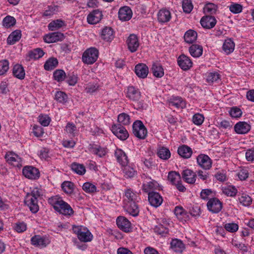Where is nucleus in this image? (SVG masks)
I'll use <instances>...</instances> for the list:
<instances>
[{
	"mask_svg": "<svg viewBox=\"0 0 254 254\" xmlns=\"http://www.w3.org/2000/svg\"><path fill=\"white\" fill-rule=\"evenodd\" d=\"M220 74L216 71L207 72L206 74V80L209 83L217 82L220 79Z\"/></svg>",
	"mask_w": 254,
	"mask_h": 254,
	"instance_id": "nucleus-48",
	"label": "nucleus"
},
{
	"mask_svg": "<svg viewBox=\"0 0 254 254\" xmlns=\"http://www.w3.org/2000/svg\"><path fill=\"white\" fill-rule=\"evenodd\" d=\"M44 55V52L40 49H35L29 53V57L30 59L34 60L40 59Z\"/></svg>",
	"mask_w": 254,
	"mask_h": 254,
	"instance_id": "nucleus-59",
	"label": "nucleus"
},
{
	"mask_svg": "<svg viewBox=\"0 0 254 254\" xmlns=\"http://www.w3.org/2000/svg\"><path fill=\"white\" fill-rule=\"evenodd\" d=\"M217 126L221 129L229 130L233 126L232 122L227 120H221L217 122Z\"/></svg>",
	"mask_w": 254,
	"mask_h": 254,
	"instance_id": "nucleus-58",
	"label": "nucleus"
},
{
	"mask_svg": "<svg viewBox=\"0 0 254 254\" xmlns=\"http://www.w3.org/2000/svg\"><path fill=\"white\" fill-rule=\"evenodd\" d=\"M99 87L97 82H89L85 86V91L87 93H92L96 91Z\"/></svg>",
	"mask_w": 254,
	"mask_h": 254,
	"instance_id": "nucleus-61",
	"label": "nucleus"
},
{
	"mask_svg": "<svg viewBox=\"0 0 254 254\" xmlns=\"http://www.w3.org/2000/svg\"><path fill=\"white\" fill-rule=\"evenodd\" d=\"M144 177H145V178H144L142 186V189L143 191L149 194V193L154 192V190H160L159 185L156 181L145 175L142 177V178H143Z\"/></svg>",
	"mask_w": 254,
	"mask_h": 254,
	"instance_id": "nucleus-6",
	"label": "nucleus"
},
{
	"mask_svg": "<svg viewBox=\"0 0 254 254\" xmlns=\"http://www.w3.org/2000/svg\"><path fill=\"white\" fill-rule=\"evenodd\" d=\"M9 68V62L6 60L0 61V75L5 74Z\"/></svg>",
	"mask_w": 254,
	"mask_h": 254,
	"instance_id": "nucleus-60",
	"label": "nucleus"
},
{
	"mask_svg": "<svg viewBox=\"0 0 254 254\" xmlns=\"http://www.w3.org/2000/svg\"><path fill=\"white\" fill-rule=\"evenodd\" d=\"M235 44L231 38H227L225 40L222 45V51L226 55L231 54L234 50Z\"/></svg>",
	"mask_w": 254,
	"mask_h": 254,
	"instance_id": "nucleus-30",
	"label": "nucleus"
},
{
	"mask_svg": "<svg viewBox=\"0 0 254 254\" xmlns=\"http://www.w3.org/2000/svg\"><path fill=\"white\" fill-rule=\"evenodd\" d=\"M171 13L168 9L162 8L158 12L157 20L161 24L169 22L171 20Z\"/></svg>",
	"mask_w": 254,
	"mask_h": 254,
	"instance_id": "nucleus-18",
	"label": "nucleus"
},
{
	"mask_svg": "<svg viewBox=\"0 0 254 254\" xmlns=\"http://www.w3.org/2000/svg\"><path fill=\"white\" fill-rule=\"evenodd\" d=\"M55 99L60 103L64 104L67 101L68 97L64 92L57 91L55 95Z\"/></svg>",
	"mask_w": 254,
	"mask_h": 254,
	"instance_id": "nucleus-53",
	"label": "nucleus"
},
{
	"mask_svg": "<svg viewBox=\"0 0 254 254\" xmlns=\"http://www.w3.org/2000/svg\"><path fill=\"white\" fill-rule=\"evenodd\" d=\"M229 114L232 118H238L241 117L242 112L241 110L237 107H232L229 111Z\"/></svg>",
	"mask_w": 254,
	"mask_h": 254,
	"instance_id": "nucleus-63",
	"label": "nucleus"
},
{
	"mask_svg": "<svg viewBox=\"0 0 254 254\" xmlns=\"http://www.w3.org/2000/svg\"><path fill=\"white\" fill-rule=\"evenodd\" d=\"M178 153L182 158L188 159L191 157L192 150L189 146L186 145H182L178 147Z\"/></svg>",
	"mask_w": 254,
	"mask_h": 254,
	"instance_id": "nucleus-32",
	"label": "nucleus"
},
{
	"mask_svg": "<svg viewBox=\"0 0 254 254\" xmlns=\"http://www.w3.org/2000/svg\"><path fill=\"white\" fill-rule=\"evenodd\" d=\"M168 179L170 183L175 185L181 181V177L179 174L176 172H171L169 173Z\"/></svg>",
	"mask_w": 254,
	"mask_h": 254,
	"instance_id": "nucleus-56",
	"label": "nucleus"
},
{
	"mask_svg": "<svg viewBox=\"0 0 254 254\" xmlns=\"http://www.w3.org/2000/svg\"><path fill=\"white\" fill-rule=\"evenodd\" d=\"M65 72L62 69H57L54 71L53 76L54 79L58 82L63 81L65 77Z\"/></svg>",
	"mask_w": 254,
	"mask_h": 254,
	"instance_id": "nucleus-62",
	"label": "nucleus"
},
{
	"mask_svg": "<svg viewBox=\"0 0 254 254\" xmlns=\"http://www.w3.org/2000/svg\"><path fill=\"white\" fill-rule=\"evenodd\" d=\"M148 201L152 206L157 207L162 203L163 198L158 192H152L148 194Z\"/></svg>",
	"mask_w": 254,
	"mask_h": 254,
	"instance_id": "nucleus-20",
	"label": "nucleus"
},
{
	"mask_svg": "<svg viewBox=\"0 0 254 254\" xmlns=\"http://www.w3.org/2000/svg\"><path fill=\"white\" fill-rule=\"evenodd\" d=\"M111 130L112 133L122 141L126 140L129 136L127 129L120 124H113Z\"/></svg>",
	"mask_w": 254,
	"mask_h": 254,
	"instance_id": "nucleus-5",
	"label": "nucleus"
},
{
	"mask_svg": "<svg viewBox=\"0 0 254 254\" xmlns=\"http://www.w3.org/2000/svg\"><path fill=\"white\" fill-rule=\"evenodd\" d=\"M225 229L229 232L235 233L239 229V225L236 223H227L224 225Z\"/></svg>",
	"mask_w": 254,
	"mask_h": 254,
	"instance_id": "nucleus-64",
	"label": "nucleus"
},
{
	"mask_svg": "<svg viewBox=\"0 0 254 254\" xmlns=\"http://www.w3.org/2000/svg\"><path fill=\"white\" fill-rule=\"evenodd\" d=\"M98 51L95 48H90L85 50L82 56V62L87 64L94 63L98 58Z\"/></svg>",
	"mask_w": 254,
	"mask_h": 254,
	"instance_id": "nucleus-4",
	"label": "nucleus"
},
{
	"mask_svg": "<svg viewBox=\"0 0 254 254\" xmlns=\"http://www.w3.org/2000/svg\"><path fill=\"white\" fill-rule=\"evenodd\" d=\"M197 33L192 30L187 31L184 35V40L188 43H192L197 38Z\"/></svg>",
	"mask_w": 254,
	"mask_h": 254,
	"instance_id": "nucleus-43",
	"label": "nucleus"
},
{
	"mask_svg": "<svg viewBox=\"0 0 254 254\" xmlns=\"http://www.w3.org/2000/svg\"><path fill=\"white\" fill-rule=\"evenodd\" d=\"M48 202L56 211L61 214L70 216L73 214L74 211L70 205L59 195L51 197L48 199Z\"/></svg>",
	"mask_w": 254,
	"mask_h": 254,
	"instance_id": "nucleus-1",
	"label": "nucleus"
},
{
	"mask_svg": "<svg viewBox=\"0 0 254 254\" xmlns=\"http://www.w3.org/2000/svg\"><path fill=\"white\" fill-rule=\"evenodd\" d=\"M61 187L66 194H71L74 190V184L71 182L65 181L63 183Z\"/></svg>",
	"mask_w": 254,
	"mask_h": 254,
	"instance_id": "nucleus-52",
	"label": "nucleus"
},
{
	"mask_svg": "<svg viewBox=\"0 0 254 254\" xmlns=\"http://www.w3.org/2000/svg\"><path fill=\"white\" fill-rule=\"evenodd\" d=\"M115 155L117 161L122 166L127 165L128 160L126 154L123 150L121 149H117Z\"/></svg>",
	"mask_w": 254,
	"mask_h": 254,
	"instance_id": "nucleus-33",
	"label": "nucleus"
},
{
	"mask_svg": "<svg viewBox=\"0 0 254 254\" xmlns=\"http://www.w3.org/2000/svg\"><path fill=\"white\" fill-rule=\"evenodd\" d=\"M12 73L14 76L19 79H23L25 76V72L23 67L19 64L14 65Z\"/></svg>",
	"mask_w": 254,
	"mask_h": 254,
	"instance_id": "nucleus-35",
	"label": "nucleus"
},
{
	"mask_svg": "<svg viewBox=\"0 0 254 254\" xmlns=\"http://www.w3.org/2000/svg\"><path fill=\"white\" fill-rule=\"evenodd\" d=\"M13 230L18 233H23L27 229V224L24 222H17L13 224Z\"/></svg>",
	"mask_w": 254,
	"mask_h": 254,
	"instance_id": "nucleus-57",
	"label": "nucleus"
},
{
	"mask_svg": "<svg viewBox=\"0 0 254 254\" xmlns=\"http://www.w3.org/2000/svg\"><path fill=\"white\" fill-rule=\"evenodd\" d=\"M222 190L224 194L228 196H234L238 192L236 188L233 186H228L222 188Z\"/></svg>",
	"mask_w": 254,
	"mask_h": 254,
	"instance_id": "nucleus-46",
	"label": "nucleus"
},
{
	"mask_svg": "<svg viewBox=\"0 0 254 254\" xmlns=\"http://www.w3.org/2000/svg\"><path fill=\"white\" fill-rule=\"evenodd\" d=\"M207 207L209 211L212 213H217L221 210L222 203L218 198H212L207 202Z\"/></svg>",
	"mask_w": 254,
	"mask_h": 254,
	"instance_id": "nucleus-13",
	"label": "nucleus"
},
{
	"mask_svg": "<svg viewBox=\"0 0 254 254\" xmlns=\"http://www.w3.org/2000/svg\"><path fill=\"white\" fill-rule=\"evenodd\" d=\"M72 231L80 242L84 243L90 242L93 239V236L91 232L85 226L81 225L73 226Z\"/></svg>",
	"mask_w": 254,
	"mask_h": 254,
	"instance_id": "nucleus-3",
	"label": "nucleus"
},
{
	"mask_svg": "<svg viewBox=\"0 0 254 254\" xmlns=\"http://www.w3.org/2000/svg\"><path fill=\"white\" fill-rule=\"evenodd\" d=\"M88 149L91 153L96 155L100 157H104L107 153V150L106 148L102 147L95 144H90L89 146Z\"/></svg>",
	"mask_w": 254,
	"mask_h": 254,
	"instance_id": "nucleus-26",
	"label": "nucleus"
},
{
	"mask_svg": "<svg viewBox=\"0 0 254 254\" xmlns=\"http://www.w3.org/2000/svg\"><path fill=\"white\" fill-rule=\"evenodd\" d=\"M124 208L127 212L133 216H136L138 214L139 209L136 202L124 204Z\"/></svg>",
	"mask_w": 254,
	"mask_h": 254,
	"instance_id": "nucleus-34",
	"label": "nucleus"
},
{
	"mask_svg": "<svg viewBox=\"0 0 254 254\" xmlns=\"http://www.w3.org/2000/svg\"><path fill=\"white\" fill-rule=\"evenodd\" d=\"M151 70L153 75L157 78H161L164 74L163 67L158 63H154L152 64Z\"/></svg>",
	"mask_w": 254,
	"mask_h": 254,
	"instance_id": "nucleus-40",
	"label": "nucleus"
},
{
	"mask_svg": "<svg viewBox=\"0 0 254 254\" xmlns=\"http://www.w3.org/2000/svg\"><path fill=\"white\" fill-rule=\"evenodd\" d=\"M239 201L244 206H249L252 203V199L249 195L243 193L239 197Z\"/></svg>",
	"mask_w": 254,
	"mask_h": 254,
	"instance_id": "nucleus-54",
	"label": "nucleus"
},
{
	"mask_svg": "<svg viewBox=\"0 0 254 254\" xmlns=\"http://www.w3.org/2000/svg\"><path fill=\"white\" fill-rule=\"evenodd\" d=\"M21 37V32L19 30H16L13 31L8 36L7 39V42L8 44L13 45L18 41Z\"/></svg>",
	"mask_w": 254,
	"mask_h": 254,
	"instance_id": "nucleus-37",
	"label": "nucleus"
},
{
	"mask_svg": "<svg viewBox=\"0 0 254 254\" xmlns=\"http://www.w3.org/2000/svg\"><path fill=\"white\" fill-rule=\"evenodd\" d=\"M6 162L11 165L20 167L22 166V159L16 153L12 151L7 152L5 155Z\"/></svg>",
	"mask_w": 254,
	"mask_h": 254,
	"instance_id": "nucleus-10",
	"label": "nucleus"
},
{
	"mask_svg": "<svg viewBox=\"0 0 254 254\" xmlns=\"http://www.w3.org/2000/svg\"><path fill=\"white\" fill-rule=\"evenodd\" d=\"M189 52L192 57L198 58L202 54V47L198 44H193L189 48Z\"/></svg>",
	"mask_w": 254,
	"mask_h": 254,
	"instance_id": "nucleus-36",
	"label": "nucleus"
},
{
	"mask_svg": "<svg viewBox=\"0 0 254 254\" xmlns=\"http://www.w3.org/2000/svg\"><path fill=\"white\" fill-rule=\"evenodd\" d=\"M127 97L130 100L137 102L140 99L141 93L138 89L133 86H129L127 91Z\"/></svg>",
	"mask_w": 254,
	"mask_h": 254,
	"instance_id": "nucleus-22",
	"label": "nucleus"
},
{
	"mask_svg": "<svg viewBox=\"0 0 254 254\" xmlns=\"http://www.w3.org/2000/svg\"><path fill=\"white\" fill-rule=\"evenodd\" d=\"M102 14L99 10H94L87 17V21L90 24H95L102 19Z\"/></svg>",
	"mask_w": 254,
	"mask_h": 254,
	"instance_id": "nucleus-23",
	"label": "nucleus"
},
{
	"mask_svg": "<svg viewBox=\"0 0 254 254\" xmlns=\"http://www.w3.org/2000/svg\"><path fill=\"white\" fill-rule=\"evenodd\" d=\"M132 131L135 136L139 139H144L147 135V130L142 122L136 121L132 125Z\"/></svg>",
	"mask_w": 254,
	"mask_h": 254,
	"instance_id": "nucleus-7",
	"label": "nucleus"
},
{
	"mask_svg": "<svg viewBox=\"0 0 254 254\" xmlns=\"http://www.w3.org/2000/svg\"><path fill=\"white\" fill-rule=\"evenodd\" d=\"M118 121L120 125L125 126L128 125L131 123L130 116L125 113H121L118 115Z\"/></svg>",
	"mask_w": 254,
	"mask_h": 254,
	"instance_id": "nucleus-49",
	"label": "nucleus"
},
{
	"mask_svg": "<svg viewBox=\"0 0 254 254\" xmlns=\"http://www.w3.org/2000/svg\"><path fill=\"white\" fill-rule=\"evenodd\" d=\"M132 15L131 9L127 6L121 7L118 12L119 18L123 21L129 20L131 18Z\"/></svg>",
	"mask_w": 254,
	"mask_h": 254,
	"instance_id": "nucleus-17",
	"label": "nucleus"
},
{
	"mask_svg": "<svg viewBox=\"0 0 254 254\" xmlns=\"http://www.w3.org/2000/svg\"><path fill=\"white\" fill-rule=\"evenodd\" d=\"M200 22L203 28L211 29L215 26L217 20L214 16L207 15L203 16L201 18Z\"/></svg>",
	"mask_w": 254,
	"mask_h": 254,
	"instance_id": "nucleus-19",
	"label": "nucleus"
},
{
	"mask_svg": "<svg viewBox=\"0 0 254 254\" xmlns=\"http://www.w3.org/2000/svg\"><path fill=\"white\" fill-rule=\"evenodd\" d=\"M16 23V20L13 16L7 15L2 20V25L6 28H9Z\"/></svg>",
	"mask_w": 254,
	"mask_h": 254,
	"instance_id": "nucleus-55",
	"label": "nucleus"
},
{
	"mask_svg": "<svg viewBox=\"0 0 254 254\" xmlns=\"http://www.w3.org/2000/svg\"><path fill=\"white\" fill-rule=\"evenodd\" d=\"M64 36L61 32H53L46 34L44 37V40L46 43H52L63 41Z\"/></svg>",
	"mask_w": 254,
	"mask_h": 254,
	"instance_id": "nucleus-16",
	"label": "nucleus"
},
{
	"mask_svg": "<svg viewBox=\"0 0 254 254\" xmlns=\"http://www.w3.org/2000/svg\"><path fill=\"white\" fill-rule=\"evenodd\" d=\"M182 177L186 182L189 184H193L196 181V175L192 170L186 169L183 171Z\"/></svg>",
	"mask_w": 254,
	"mask_h": 254,
	"instance_id": "nucleus-27",
	"label": "nucleus"
},
{
	"mask_svg": "<svg viewBox=\"0 0 254 254\" xmlns=\"http://www.w3.org/2000/svg\"><path fill=\"white\" fill-rule=\"evenodd\" d=\"M65 130L69 136L74 137L78 134V130L75 125L71 123H68L65 126Z\"/></svg>",
	"mask_w": 254,
	"mask_h": 254,
	"instance_id": "nucleus-47",
	"label": "nucleus"
},
{
	"mask_svg": "<svg viewBox=\"0 0 254 254\" xmlns=\"http://www.w3.org/2000/svg\"><path fill=\"white\" fill-rule=\"evenodd\" d=\"M101 37L106 42H111L114 38V32L110 27H105L101 31Z\"/></svg>",
	"mask_w": 254,
	"mask_h": 254,
	"instance_id": "nucleus-29",
	"label": "nucleus"
},
{
	"mask_svg": "<svg viewBox=\"0 0 254 254\" xmlns=\"http://www.w3.org/2000/svg\"><path fill=\"white\" fill-rule=\"evenodd\" d=\"M118 227L125 232H129L131 229V223L126 217L119 216L117 219Z\"/></svg>",
	"mask_w": 254,
	"mask_h": 254,
	"instance_id": "nucleus-21",
	"label": "nucleus"
},
{
	"mask_svg": "<svg viewBox=\"0 0 254 254\" xmlns=\"http://www.w3.org/2000/svg\"><path fill=\"white\" fill-rule=\"evenodd\" d=\"M169 105L170 107L183 109L186 107V102L181 97H173L169 102Z\"/></svg>",
	"mask_w": 254,
	"mask_h": 254,
	"instance_id": "nucleus-31",
	"label": "nucleus"
},
{
	"mask_svg": "<svg viewBox=\"0 0 254 254\" xmlns=\"http://www.w3.org/2000/svg\"><path fill=\"white\" fill-rule=\"evenodd\" d=\"M65 26V22L62 19H57L51 21L48 24V28L51 31L58 30Z\"/></svg>",
	"mask_w": 254,
	"mask_h": 254,
	"instance_id": "nucleus-41",
	"label": "nucleus"
},
{
	"mask_svg": "<svg viewBox=\"0 0 254 254\" xmlns=\"http://www.w3.org/2000/svg\"><path fill=\"white\" fill-rule=\"evenodd\" d=\"M126 44L128 50L131 53L136 52L140 45L138 37L135 34H130L127 39Z\"/></svg>",
	"mask_w": 254,
	"mask_h": 254,
	"instance_id": "nucleus-9",
	"label": "nucleus"
},
{
	"mask_svg": "<svg viewBox=\"0 0 254 254\" xmlns=\"http://www.w3.org/2000/svg\"><path fill=\"white\" fill-rule=\"evenodd\" d=\"M123 166L124 167L123 170L124 176L126 178H132L136 175V171L133 167L127 165Z\"/></svg>",
	"mask_w": 254,
	"mask_h": 254,
	"instance_id": "nucleus-50",
	"label": "nucleus"
},
{
	"mask_svg": "<svg viewBox=\"0 0 254 254\" xmlns=\"http://www.w3.org/2000/svg\"><path fill=\"white\" fill-rule=\"evenodd\" d=\"M22 173L26 178L31 180H36L40 177L39 170L32 166H25L23 168Z\"/></svg>",
	"mask_w": 254,
	"mask_h": 254,
	"instance_id": "nucleus-11",
	"label": "nucleus"
},
{
	"mask_svg": "<svg viewBox=\"0 0 254 254\" xmlns=\"http://www.w3.org/2000/svg\"><path fill=\"white\" fill-rule=\"evenodd\" d=\"M218 9V5L212 2H206L203 7L204 13L209 14H216Z\"/></svg>",
	"mask_w": 254,
	"mask_h": 254,
	"instance_id": "nucleus-39",
	"label": "nucleus"
},
{
	"mask_svg": "<svg viewBox=\"0 0 254 254\" xmlns=\"http://www.w3.org/2000/svg\"><path fill=\"white\" fill-rule=\"evenodd\" d=\"M171 248L176 252L182 253L185 249V245L182 241L174 239L171 242Z\"/></svg>",
	"mask_w": 254,
	"mask_h": 254,
	"instance_id": "nucleus-38",
	"label": "nucleus"
},
{
	"mask_svg": "<svg viewBox=\"0 0 254 254\" xmlns=\"http://www.w3.org/2000/svg\"><path fill=\"white\" fill-rule=\"evenodd\" d=\"M83 190L88 193H94L97 191L96 185L89 182L84 183L82 185Z\"/></svg>",
	"mask_w": 254,
	"mask_h": 254,
	"instance_id": "nucleus-45",
	"label": "nucleus"
},
{
	"mask_svg": "<svg viewBox=\"0 0 254 254\" xmlns=\"http://www.w3.org/2000/svg\"><path fill=\"white\" fill-rule=\"evenodd\" d=\"M71 169L79 175H83L86 172V169L83 164L74 162L71 164Z\"/></svg>",
	"mask_w": 254,
	"mask_h": 254,
	"instance_id": "nucleus-42",
	"label": "nucleus"
},
{
	"mask_svg": "<svg viewBox=\"0 0 254 254\" xmlns=\"http://www.w3.org/2000/svg\"><path fill=\"white\" fill-rule=\"evenodd\" d=\"M58 64V61L54 58H50L45 63L44 68L46 70H51L55 68Z\"/></svg>",
	"mask_w": 254,
	"mask_h": 254,
	"instance_id": "nucleus-51",
	"label": "nucleus"
},
{
	"mask_svg": "<svg viewBox=\"0 0 254 254\" xmlns=\"http://www.w3.org/2000/svg\"><path fill=\"white\" fill-rule=\"evenodd\" d=\"M157 155L161 159L167 160L171 156L169 149L165 147H160L157 150Z\"/></svg>",
	"mask_w": 254,
	"mask_h": 254,
	"instance_id": "nucleus-44",
	"label": "nucleus"
},
{
	"mask_svg": "<svg viewBox=\"0 0 254 254\" xmlns=\"http://www.w3.org/2000/svg\"><path fill=\"white\" fill-rule=\"evenodd\" d=\"M31 244L36 247L42 249L46 247L51 240L47 236L35 235L31 238Z\"/></svg>",
	"mask_w": 254,
	"mask_h": 254,
	"instance_id": "nucleus-8",
	"label": "nucleus"
},
{
	"mask_svg": "<svg viewBox=\"0 0 254 254\" xmlns=\"http://www.w3.org/2000/svg\"><path fill=\"white\" fill-rule=\"evenodd\" d=\"M123 204H126L129 202H134L137 201L138 196L136 192L130 188H127L124 190Z\"/></svg>",
	"mask_w": 254,
	"mask_h": 254,
	"instance_id": "nucleus-14",
	"label": "nucleus"
},
{
	"mask_svg": "<svg viewBox=\"0 0 254 254\" xmlns=\"http://www.w3.org/2000/svg\"><path fill=\"white\" fill-rule=\"evenodd\" d=\"M41 190L38 188H34L31 192L25 196L24 202L32 213H36L39 210L38 198L41 194Z\"/></svg>",
	"mask_w": 254,
	"mask_h": 254,
	"instance_id": "nucleus-2",
	"label": "nucleus"
},
{
	"mask_svg": "<svg viewBox=\"0 0 254 254\" xmlns=\"http://www.w3.org/2000/svg\"><path fill=\"white\" fill-rule=\"evenodd\" d=\"M174 214L176 217L181 221H186L189 219V214L181 206L175 207Z\"/></svg>",
	"mask_w": 254,
	"mask_h": 254,
	"instance_id": "nucleus-28",
	"label": "nucleus"
},
{
	"mask_svg": "<svg viewBox=\"0 0 254 254\" xmlns=\"http://www.w3.org/2000/svg\"><path fill=\"white\" fill-rule=\"evenodd\" d=\"M177 62L179 66L184 70H187L192 66V62L190 58L184 54L178 57Z\"/></svg>",
	"mask_w": 254,
	"mask_h": 254,
	"instance_id": "nucleus-15",
	"label": "nucleus"
},
{
	"mask_svg": "<svg viewBox=\"0 0 254 254\" xmlns=\"http://www.w3.org/2000/svg\"><path fill=\"white\" fill-rule=\"evenodd\" d=\"M196 161L198 165L204 170H209L212 167V160L207 155L199 154L196 157Z\"/></svg>",
	"mask_w": 254,
	"mask_h": 254,
	"instance_id": "nucleus-12",
	"label": "nucleus"
},
{
	"mask_svg": "<svg viewBox=\"0 0 254 254\" xmlns=\"http://www.w3.org/2000/svg\"><path fill=\"white\" fill-rule=\"evenodd\" d=\"M134 71L138 77L145 78L148 74L149 70L145 64H138L135 66Z\"/></svg>",
	"mask_w": 254,
	"mask_h": 254,
	"instance_id": "nucleus-24",
	"label": "nucleus"
},
{
	"mask_svg": "<svg viewBox=\"0 0 254 254\" xmlns=\"http://www.w3.org/2000/svg\"><path fill=\"white\" fill-rule=\"evenodd\" d=\"M234 129L238 134H245L251 129V126L245 122H239L234 126Z\"/></svg>",
	"mask_w": 254,
	"mask_h": 254,
	"instance_id": "nucleus-25",
	"label": "nucleus"
}]
</instances>
